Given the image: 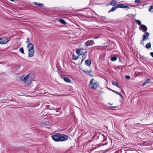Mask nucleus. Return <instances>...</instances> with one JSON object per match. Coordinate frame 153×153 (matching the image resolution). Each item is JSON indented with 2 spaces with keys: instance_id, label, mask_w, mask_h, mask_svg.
Returning <instances> with one entry per match:
<instances>
[{
  "instance_id": "obj_1",
  "label": "nucleus",
  "mask_w": 153,
  "mask_h": 153,
  "mask_svg": "<svg viewBox=\"0 0 153 153\" xmlns=\"http://www.w3.org/2000/svg\"><path fill=\"white\" fill-rule=\"evenodd\" d=\"M52 138L54 140L58 142L66 140H68L69 137L67 135L57 133L53 134Z\"/></svg>"
},
{
  "instance_id": "obj_2",
  "label": "nucleus",
  "mask_w": 153,
  "mask_h": 153,
  "mask_svg": "<svg viewBox=\"0 0 153 153\" xmlns=\"http://www.w3.org/2000/svg\"><path fill=\"white\" fill-rule=\"evenodd\" d=\"M27 48L28 51V57L29 58L32 57L34 56V50L33 45L30 42H29L27 44Z\"/></svg>"
},
{
  "instance_id": "obj_3",
  "label": "nucleus",
  "mask_w": 153,
  "mask_h": 153,
  "mask_svg": "<svg viewBox=\"0 0 153 153\" xmlns=\"http://www.w3.org/2000/svg\"><path fill=\"white\" fill-rule=\"evenodd\" d=\"M30 74H29L25 77L22 76L21 77L20 80L29 85L30 84L31 82V76H30Z\"/></svg>"
},
{
  "instance_id": "obj_4",
  "label": "nucleus",
  "mask_w": 153,
  "mask_h": 153,
  "mask_svg": "<svg viewBox=\"0 0 153 153\" xmlns=\"http://www.w3.org/2000/svg\"><path fill=\"white\" fill-rule=\"evenodd\" d=\"M90 85L91 87L93 89H96L98 86L99 83L96 80H94V79H92L90 82Z\"/></svg>"
},
{
  "instance_id": "obj_5",
  "label": "nucleus",
  "mask_w": 153,
  "mask_h": 153,
  "mask_svg": "<svg viewBox=\"0 0 153 153\" xmlns=\"http://www.w3.org/2000/svg\"><path fill=\"white\" fill-rule=\"evenodd\" d=\"M9 40L8 38L6 37H3L1 38H0V44H6Z\"/></svg>"
},
{
  "instance_id": "obj_6",
  "label": "nucleus",
  "mask_w": 153,
  "mask_h": 153,
  "mask_svg": "<svg viewBox=\"0 0 153 153\" xmlns=\"http://www.w3.org/2000/svg\"><path fill=\"white\" fill-rule=\"evenodd\" d=\"M149 35V34L148 32H146L143 35V41H145L148 39V37Z\"/></svg>"
},
{
  "instance_id": "obj_7",
  "label": "nucleus",
  "mask_w": 153,
  "mask_h": 153,
  "mask_svg": "<svg viewBox=\"0 0 153 153\" xmlns=\"http://www.w3.org/2000/svg\"><path fill=\"white\" fill-rule=\"evenodd\" d=\"M140 26L141 29L142 30V31L145 32L147 30V28L145 25H142Z\"/></svg>"
},
{
  "instance_id": "obj_8",
  "label": "nucleus",
  "mask_w": 153,
  "mask_h": 153,
  "mask_svg": "<svg viewBox=\"0 0 153 153\" xmlns=\"http://www.w3.org/2000/svg\"><path fill=\"white\" fill-rule=\"evenodd\" d=\"M85 63L86 65L90 66L91 64V60L90 59H88L87 60H86L85 61Z\"/></svg>"
},
{
  "instance_id": "obj_9",
  "label": "nucleus",
  "mask_w": 153,
  "mask_h": 153,
  "mask_svg": "<svg viewBox=\"0 0 153 153\" xmlns=\"http://www.w3.org/2000/svg\"><path fill=\"white\" fill-rule=\"evenodd\" d=\"M33 4H35L36 6H38L39 7H42L44 6V4L42 3L38 4L36 2H33Z\"/></svg>"
},
{
  "instance_id": "obj_10",
  "label": "nucleus",
  "mask_w": 153,
  "mask_h": 153,
  "mask_svg": "<svg viewBox=\"0 0 153 153\" xmlns=\"http://www.w3.org/2000/svg\"><path fill=\"white\" fill-rule=\"evenodd\" d=\"M76 52L79 55H81L82 54V50L81 49H78L76 51Z\"/></svg>"
},
{
  "instance_id": "obj_11",
  "label": "nucleus",
  "mask_w": 153,
  "mask_h": 153,
  "mask_svg": "<svg viewBox=\"0 0 153 153\" xmlns=\"http://www.w3.org/2000/svg\"><path fill=\"white\" fill-rule=\"evenodd\" d=\"M87 56V52H85L82 55V62L86 58Z\"/></svg>"
},
{
  "instance_id": "obj_12",
  "label": "nucleus",
  "mask_w": 153,
  "mask_h": 153,
  "mask_svg": "<svg viewBox=\"0 0 153 153\" xmlns=\"http://www.w3.org/2000/svg\"><path fill=\"white\" fill-rule=\"evenodd\" d=\"M150 81V79H147L142 84V86H143L147 83L149 82Z\"/></svg>"
},
{
  "instance_id": "obj_13",
  "label": "nucleus",
  "mask_w": 153,
  "mask_h": 153,
  "mask_svg": "<svg viewBox=\"0 0 153 153\" xmlns=\"http://www.w3.org/2000/svg\"><path fill=\"white\" fill-rule=\"evenodd\" d=\"M117 8H124V4H120L117 5Z\"/></svg>"
},
{
  "instance_id": "obj_14",
  "label": "nucleus",
  "mask_w": 153,
  "mask_h": 153,
  "mask_svg": "<svg viewBox=\"0 0 153 153\" xmlns=\"http://www.w3.org/2000/svg\"><path fill=\"white\" fill-rule=\"evenodd\" d=\"M93 42V41L91 40H88V41L85 44V46H89L90 45L91 42Z\"/></svg>"
},
{
  "instance_id": "obj_15",
  "label": "nucleus",
  "mask_w": 153,
  "mask_h": 153,
  "mask_svg": "<svg viewBox=\"0 0 153 153\" xmlns=\"http://www.w3.org/2000/svg\"><path fill=\"white\" fill-rule=\"evenodd\" d=\"M64 80L67 82H70L71 81L67 77H65L63 78Z\"/></svg>"
},
{
  "instance_id": "obj_16",
  "label": "nucleus",
  "mask_w": 153,
  "mask_h": 153,
  "mask_svg": "<svg viewBox=\"0 0 153 153\" xmlns=\"http://www.w3.org/2000/svg\"><path fill=\"white\" fill-rule=\"evenodd\" d=\"M117 6L116 7H113L109 11H108V13H109L110 12H112V11H113L114 10H115L117 8Z\"/></svg>"
},
{
  "instance_id": "obj_17",
  "label": "nucleus",
  "mask_w": 153,
  "mask_h": 153,
  "mask_svg": "<svg viewBox=\"0 0 153 153\" xmlns=\"http://www.w3.org/2000/svg\"><path fill=\"white\" fill-rule=\"evenodd\" d=\"M135 22L138 24V25H140L141 26V25H141V22L140 20H138L135 19Z\"/></svg>"
},
{
  "instance_id": "obj_18",
  "label": "nucleus",
  "mask_w": 153,
  "mask_h": 153,
  "mask_svg": "<svg viewBox=\"0 0 153 153\" xmlns=\"http://www.w3.org/2000/svg\"><path fill=\"white\" fill-rule=\"evenodd\" d=\"M117 60V57L115 56L112 57L111 58V60L112 61H115Z\"/></svg>"
},
{
  "instance_id": "obj_19",
  "label": "nucleus",
  "mask_w": 153,
  "mask_h": 153,
  "mask_svg": "<svg viewBox=\"0 0 153 153\" xmlns=\"http://www.w3.org/2000/svg\"><path fill=\"white\" fill-rule=\"evenodd\" d=\"M59 22L62 24H66V22L62 19H60L59 20Z\"/></svg>"
},
{
  "instance_id": "obj_20",
  "label": "nucleus",
  "mask_w": 153,
  "mask_h": 153,
  "mask_svg": "<svg viewBox=\"0 0 153 153\" xmlns=\"http://www.w3.org/2000/svg\"><path fill=\"white\" fill-rule=\"evenodd\" d=\"M111 4L114 6L116 5L117 2L115 1H112L111 2Z\"/></svg>"
},
{
  "instance_id": "obj_21",
  "label": "nucleus",
  "mask_w": 153,
  "mask_h": 153,
  "mask_svg": "<svg viewBox=\"0 0 153 153\" xmlns=\"http://www.w3.org/2000/svg\"><path fill=\"white\" fill-rule=\"evenodd\" d=\"M79 57L77 56H75L74 55H73V59L75 60H76Z\"/></svg>"
},
{
  "instance_id": "obj_22",
  "label": "nucleus",
  "mask_w": 153,
  "mask_h": 153,
  "mask_svg": "<svg viewBox=\"0 0 153 153\" xmlns=\"http://www.w3.org/2000/svg\"><path fill=\"white\" fill-rule=\"evenodd\" d=\"M151 47V45L150 43H147L146 46V47L147 48H150Z\"/></svg>"
},
{
  "instance_id": "obj_23",
  "label": "nucleus",
  "mask_w": 153,
  "mask_h": 153,
  "mask_svg": "<svg viewBox=\"0 0 153 153\" xmlns=\"http://www.w3.org/2000/svg\"><path fill=\"white\" fill-rule=\"evenodd\" d=\"M150 7L149 10V11L151 13L153 12V6H151Z\"/></svg>"
},
{
  "instance_id": "obj_24",
  "label": "nucleus",
  "mask_w": 153,
  "mask_h": 153,
  "mask_svg": "<svg viewBox=\"0 0 153 153\" xmlns=\"http://www.w3.org/2000/svg\"><path fill=\"white\" fill-rule=\"evenodd\" d=\"M112 83L113 85L114 86H116L118 87H119L118 84L117 82H112Z\"/></svg>"
},
{
  "instance_id": "obj_25",
  "label": "nucleus",
  "mask_w": 153,
  "mask_h": 153,
  "mask_svg": "<svg viewBox=\"0 0 153 153\" xmlns=\"http://www.w3.org/2000/svg\"><path fill=\"white\" fill-rule=\"evenodd\" d=\"M19 51L20 52H21L23 54H25V53L24 52V50H23V48H20L19 49Z\"/></svg>"
},
{
  "instance_id": "obj_26",
  "label": "nucleus",
  "mask_w": 153,
  "mask_h": 153,
  "mask_svg": "<svg viewBox=\"0 0 153 153\" xmlns=\"http://www.w3.org/2000/svg\"><path fill=\"white\" fill-rule=\"evenodd\" d=\"M111 91H113V92L116 93V94H117L119 95H120L121 97H122V95L121 94H120V93H119V92H118L117 91H114V90H111Z\"/></svg>"
},
{
  "instance_id": "obj_27",
  "label": "nucleus",
  "mask_w": 153,
  "mask_h": 153,
  "mask_svg": "<svg viewBox=\"0 0 153 153\" xmlns=\"http://www.w3.org/2000/svg\"><path fill=\"white\" fill-rule=\"evenodd\" d=\"M83 72L86 74L87 75H90V72L89 71H86L85 70L83 71Z\"/></svg>"
},
{
  "instance_id": "obj_28",
  "label": "nucleus",
  "mask_w": 153,
  "mask_h": 153,
  "mask_svg": "<svg viewBox=\"0 0 153 153\" xmlns=\"http://www.w3.org/2000/svg\"><path fill=\"white\" fill-rule=\"evenodd\" d=\"M131 7V6H130L125 5V8L127 9L126 10H128V9H130V8Z\"/></svg>"
},
{
  "instance_id": "obj_29",
  "label": "nucleus",
  "mask_w": 153,
  "mask_h": 153,
  "mask_svg": "<svg viewBox=\"0 0 153 153\" xmlns=\"http://www.w3.org/2000/svg\"><path fill=\"white\" fill-rule=\"evenodd\" d=\"M125 77L128 79H130V77L129 76H125Z\"/></svg>"
},
{
  "instance_id": "obj_30",
  "label": "nucleus",
  "mask_w": 153,
  "mask_h": 153,
  "mask_svg": "<svg viewBox=\"0 0 153 153\" xmlns=\"http://www.w3.org/2000/svg\"><path fill=\"white\" fill-rule=\"evenodd\" d=\"M140 2V0H136L135 1V2L136 3H138Z\"/></svg>"
},
{
  "instance_id": "obj_31",
  "label": "nucleus",
  "mask_w": 153,
  "mask_h": 153,
  "mask_svg": "<svg viewBox=\"0 0 153 153\" xmlns=\"http://www.w3.org/2000/svg\"><path fill=\"white\" fill-rule=\"evenodd\" d=\"M29 41H29V39L28 38H27V40L26 41V43H29Z\"/></svg>"
},
{
  "instance_id": "obj_32",
  "label": "nucleus",
  "mask_w": 153,
  "mask_h": 153,
  "mask_svg": "<svg viewBox=\"0 0 153 153\" xmlns=\"http://www.w3.org/2000/svg\"><path fill=\"white\" fill-rule=\"evenodd\" d=\"M150 55L153 57V52H151L150 53Z\"/></svg>"
},
{
  "instance_id": "obj_33",
  "label": "nucleus",
  "mask_w": 153,
  "mask_h": 153,
  "mask_svg": "<svg viewBox=\"0 0 153 153\" xmlns=\"http://www.w3.org/2000/svg\"><path fill=\"white\" fill-rule=\"evenodd\" d=\"M143 40L142 41H141V44H143Z\"/></svg>"
},
{
  "instance_id": "obj_34",
  "label": "nucleus",
  "mask_w": 153,
  "mask_h": 153,
  "mask_svg": "<svg viewBox=\"0 0 153 153\" xmlns=\"http://www.w3.org/2000/svg\"><path fill=\"white\" fill-rule=\"evenodd\" d=\"M98 38V37H94V39H97Z\"/></svg>"
},
{
  "instance_id": "obj_35",
  "label": "nucleus",
  "mask_w": 153,
  "mask_h": 153,
  "mask_svg": "<svg viewBox=\"0 0 153 153\" xmlns=\"http://www.w3.org/2000/svg\"><path fill=\"white\" fill-rule=\"evenodd\" d=\"M10 1H14L15 0H10Z\"/></svg>"
},
{
  "instance_id": "obj_36",
  "label": "nucleus",
  "mask_w": 153,
  "mask_h": 153,
  "mask_svg": "<svg viewBox=\"0 0 153 153\" xmlns=\"http://www.w3.org/2000/svg\"><path fill=\"white\" fill-rule=\"evenodd\" d=\"M112 107V108H114V107Z\"/></svg>"
}]
</instances>
